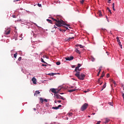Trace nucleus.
I'll return each mask as SVG.
<instances>
[{"label":"nucleus","mask_w":124,"mask_h":124,"mask_svg":"<svg viewBox=\"0 0 124 124\" xmlns=\"http://www.w3.org/2000/svg\"><path fill=\"white\" fill-rule=\"evenodd\" d=\"M10 31H11L10 29H7L4 31V34L8 35L10 33Z\"/></svg>","instance_id":"39448f33"},{"label":"nucleus","mask_w":124,"mask_h":124,"mask_svg":"<svg viewBox=\"0 0 124 124\" xmlns=\"http://www.w3.org/2000/svg\"><path fill=\"white\" fill-rule=\"evenodd\" d=\"M112 9L114 11H116V9H115V3L112 4Z\"/></svg>","instance_id":"2eb2a0df"},{"label":"nucleus","mask_w":124,"mask_h":124,"mask_svg":"<svg viewBox=\"0 0 124 124\" xmlns=\"http://www.w3.org/2000/svg\"><path fill=\"white\" fill-rule=\"evenodd\" d=\"M110 76V75L109 74H107V78H108V77Z\"/></svg>","instance_id":"ea45409f"},{"label":"nucleus","mask_w":124,"mask_h":124,"mask_svg":"<svg viewBox=\"0 0 124 124\" xmlns=\"http://www.w3.org/2000/svg\"><path fill=\"white\" fill-rule=\"evenodd\" d=\"M19 0H14V2H15V1H19Z\"/></svg>","instance_id":"8fccbe9b"},{"label":"nucleus","mask_w":124,"mask_h":124,"mask_svg":"<svg viewBox=\"0 0 124 124\" xmlns=\"http://www.w3.org/2000/svg\"><path fill=\"white\" fill-rule=\"evenodd\" d=\"M66 28V29H67V30H68V29L67 28V27H65Z\"/></svg>","instance_id":"338daca9"},{"label":"nucleus","mask_w":124,"mask_h":124,"mask_svg":"<svg viewBox=\"0 0 124 124\" xmlns=\"http://www.w3.org/2000/svg\"><path fill=\"white\" fill-rule=\"evenodd\" d=\"M75 75L78 78V79H79V80H84L85 77H86V75L84 74H81L80 75V72H77Z\"/></svg>","instance_id":"f03ea898"},{"label":"nucleus","mask_w":124,"mask_h":124,"mask_svg":"<svg viewBox=\"0 0 124 124\" xmlns=\"http://www.w3.org/2000/svg\"><path fill=\"white\" fill-rule=\"evenodd\" d=\"M31 81L33 83V84H36V78H35L33 77L31 79Z\"/></svg>","instance_id":"1a4fd4ad"},{"label":"nucleus","mask_w":124,"mask_h":124,"mask_svg":"<svg viewBox=\"0 0 124 124\" xmlns=\"http://www.w3.org/2000/svg\"><path fill=\"white\" fill-rule=\"evenodd\" d=\"M105 88H106V82H105L104 83V84L103 85V87H102V89L101 91H103L104 89H105Z\"/></svg>","instance_id":"ddd939ff"},{"label":"nucleus","mask_w":124,"mask_h":124,"mask_svg":"<svg viewBox=\"0 0 124 124\" xmlns=\"http://www.w3.org/2000/svg\"><path fill=\"white\" fill-rule=\"evenodd\" d=\"M76 53H78L79 55L81 54V52H80V51L77 48L76 49Z\"/></svg>","instance_id":"a211bd4d"},{"label":"nucleus","mask_w":124,"mask_h":124,"mask_svg":"<svg viewBox=\"0 0 124 124\" xmlns=\"http://www.w3.org/2000/svg\"><path fill=\"white\" fill-rule=\"evenodd\" d=\"M44 100L45 101V102H48V100H47L46 99H45Z\"/></svg>","instance_id":"a18cd8bd"},{"label":"nucleus","mask_w":124,"mask_h":124,"mask_svg":"<svg viewBox=\"0 0 124 124\" xmlns=\"http://www.w3.org/2000/svg\"><path fill=\"white\" fill-rule=\"evenodd\" d=\"M33 110H34V111H35V110H36L35 108H34Z\"/></svg>","instance_id":"e2e57ef3"},{"label":"nucleus","mask_w":124,"mask_h":124,"mask_svg":"<svg viewBox=\"0 0 124 124\" xmlns=\"http://www.w3.org/2000/svg\"><path fill=\"white\" fill-rule=\"evenodd\" d=\"M108 122H110V119L109 118L105 119V124H108Z\"/></svg>","instance_id":"9d476101"},{"label":"nucleus","mask_w":124,"mask_h":124,"mask_svg":"<svg viewBox=\"0 0 124 124\" xmlns=\"http://www.w3.org/2000/svg\"><path fill=\"white\" fill-rule=\"evenodd\" d=\"M42 66H47V65L44 64H42Z\"/></svg>","instance_id":"a19ab883"},{"label":"nucleus","mask_w":124,"mask_h":124,"mask_svg":"<svg viewBox=\"0 0 124 124\" xmlns=\"http://www.w3.org/2000/svg\"><path fill=\"white\" fill-rule=\"evenodd\" d=\"M79 47H80V48H84V46H82L81 45H78Z\"/></svg>","instance_id":"72a5a7b5"},{"label":"nucleus","mask_w":124,"mask_h":124,"mask_svg":"<svg viewBox=\"0 0 124 124\" xmlns=\"http://www.w3.org/2000/svg\"><path fill=\"white\" fill-rule=\"evenodd\" d=\"M101 72V69H99V72H98V74H97V76H99V74H100V72Z\"/></svg>","instance_id":"b1692460"},{"label":"nucleus","mask_w":124,"mask_h":124,"mask_svg":"<svg viewBox=\"0 0 124 124\" xmlns=\"http://www.w3.org/2000/svg\"><path fill=\"white\" fill-rule=\"evenodd\" d=\"M72 68H74V67H75V65H73L72 66Z\"/></svg>","instance_id":"864d4df0"},{"label":"nucleus","mask_w":124,"mask_h":124,"mask_svg":"<svg viewBox=\"0 0 124 124\" xmlns=\"http://www.w3.org/2000/svg\"><path fill=\"white\" fill-rule=\"evenodd\" d=\"M117 41V42H120L121 41H120V38L119 37H116Z\"/></svg>","instance_id":"4be33fe9"},{"label":"nucleus","mask_w":124,"mask_h":124,"mask_svg":"<svg viewBox=\"0 0 124 124\" xmlns=\"http://www.w3.org/2000/svg\"><path fill=\"white\" fill-rule=\"evenodd\" d=\"M41 62H44V63H46V64H47V63L44 61L43 58H41Z\"/></svg>","instance_id":"393cba45"},{"label":"nucleus","mask_w":124,"mask_h":124,"mask_svg":"<svg viewBox=\"0 0 124 124\" xmlns=\"http://www.w3.org/2000/svg\"><path fill=\"white\" fill-rule=\"evenodd\" d=\"M92 114H93V115H95V113H92Z\"/></svg>","instance_id":"69168bd1"},{"label":"nucleus","mask_w":124,"mask_h":124,"mask_svg":"<svg viewBox=\"0 0 124 124\" xmlns=\"http://www.w3.org/2000/svg\"><path fill=\"white\" fill-rule=\"evenodd\" d=\"M75 91H76V89H71L68 90V92L69 93H73V92H75Z\"/></svg>","instance_id":"f8f14e48"},{"label":"nucleus","mask_w":124,"mask_h":124,"mask_svg":"<svg viewBox=\"0 0 124 124\" xmlns=\"http://www.w3.org/2000/svg\"><path fill=\"white\" fill-rule=\"evenodd\" d=\"M56 64H57V65H60V64H61V62H57Z\"/></svg>","instance_id":"7c9ffc66"},{"label":"nucleus","mask_w":124,"mask_h":124,"mask_svg":"<svg viewBox=\"0 0 124 124\" xmlns=\"http://www.w3.org/2000/svg\"><path fill=\"white\" fill-rule=\"evenodd\" d=\"M98 14L99 16H100V17H101V16H102V14H101V11H98Z\"/></svg>","instance_id":"f3484780"},{"label":"nucleus","mask_w":124,"mask_h":124,"mask_svg":"<svg viewBox=\"0 0 124 124\" xmlns=\"http://www.w3.org/2000/svg\"><path fill=\"white\" fill-rule=\"evenodd\" d=\"M104 75H105V74L104 73V71H103L101 76V78H103V77H104Z\"/></svg>","instance_id":"aec40b11"},{"label":"nucleus","mask_w":124,"mask_h":124,"mask_svg":"<svg viewBox=\"0 0 124 124\" xmlns=\"http://www.w3.org/2000/svg\"><path fill=\"white\" fill-rule=\"evenodd\" d=\"M54 95L55 96H56V98L57 99H60V96H61V95H59V94H54Z\"/></svg>","instance_id":"9b49d317"},{"label":"nucleus","mask_w":124,"mask_h":124,"mask_svg":"<svg viewBox=\"0 0 124 124\" xmlns=\"http://www.w3.org/2000/svg\"><path fill=\"white\" fill-rule=\"evenodd\" d=\"M21 60H22V57H19V58L18 59V61H19V62L21 61Z\"/></svg>","instance_id":"f704fd0d"},{"label":"nucleus","mask_w":124,"mask_h":124,"mask_svg":"<svg viewBox=\"0 0 124 124\" xmlns=\"http://www.w3.org/2000/svg\"><path fill=\"white\" fill-rule=\"evenodd\" d=\"M84 1H85V0H80V3L83 4V3H84Z\"/></svg>","instance_id":"2f4dec72"},{"label":"nucleus","mask_w":124,"mask_h":124,"mask_svg":"<svg viewBox=\"0 0 124 124\" xmlns=\"http://www.w3.org/2000/svg\"><path fill=\"white\" fill-rule=\"evenodd\" d=\"M73 88H74V87H73V86H71V87L70 88V89H73Z\"/></svg>","instance_id":"4d7b16f0"},{"label":"nucleus","mask_w":124,"mask_h":124,"mask_svg":"<svg viewBox=\"0 0 124 124\" xmlns=\"http://www.w3.org/2000/svg\"><path fill=\"white\" fill-rule=\"evenodd\" d=\"M61 99H62V100H64V98H63V97L60 96Z\"/></svg>","instance_id":"58836bf2"},{"label":"nucleus","mask_w":124,"mask_h":124,"mask_svg":"<svg viewBox=\"0 0 124 124\" xmlns=\"http://www.w3.org/2000/svg\"><path fill=\"white\" fill-rule=\"evenodd\" d=\"M111 82L116 86V82L114 80H111Z\"/></svg>","instance_id":"a878e982"},{"label":"nucleus","mask_w":124,"mask_h":124,"mask_svg":"<svg viewBox=\"0 0 124 124\" xmlns=\"http://www.w3.org/2000/svg\"><path fill=\"white\" fill-rule=\"evenodd\" d=\"M77 71H81V69H79V70H77Z\"/></svg>","instance_id":"5fc2aeb1"},{"label":"nucleus","mask_w":124,"mask_h":124,"mask_svg":"<svg viewBox=\"0 0 124 124\" xmlns=\"http://www.w3.org/2000/svg\"><path fill=\"white\" fill-rule=\"evenodd\" d=\"M14 57L15 59H16V58H17V53H15L14 55Z\"/></svg>","instance_id":"c85d7f7f"},{"label":"nucleus","mask_w":124,"mask_h":124,"mask_svg":"<svg viewBox=\"0 0 124 124\" xmlns=\"http://www.w3.org/2000/svg\"><path fill=\"white\" fill-rule=\"evenodd\" d=\"M107 10H108V11H109V12H111V10H110V9L109 8V7L107 8Z\"/></svg>","instance_id":"e433bc0d"},{"label":"nucleus","mask_w":124,"mask_h":124,"mask_svg":"<svg viewBox=\"0 0 124 124\" xmlns=\"http://www.w3.org/2000/svg\"><path fill=\"white\" fill-rule=\"evenodd\" d=\"M74 37H69L67 39V41H70L71 39H74Z\"/></svg>","instance_id":"dca6fc26"},{"label":"nucleus","mask_w":124,"mask_h":124,"mask_svg":"<svg viewBox=\"0 0 124 124\" xmlns=\"http://www.w3.org/2000/svg\"><path fill=\"white\" fill-rule=\"evenodd\" d=\"M91 61H92L93 62H94V61H95V59L92 57V58H91Z\"/></svg>","instance_id":"c756f323"},{"label":"nucleus","mask_w":124,"mask_h":124,"mask_svg":"<svg viewBox=\"0 0 124 124\" xmlns=\"http://www.w3.org/2000/svg\"><path fill=\"white\" fill-rule=\"evenodd\" d=\"M68 115H69V116L70 117H71V116H73V113H69L68 114Z\"/></svg>","instance_id":"cd10ccee"},{"label":"nucleus","mask_w":124,"mask_h":124,"mask_svg":"<svg viewBox=\"0 0 124 124\" xmlns=\"http://www.w3.org/2000/svg\"><path fill=\"white\" fill-rule=\"evenodd\" d=\"M40 100L41 103H43V101H44V100H43V98H40Z\"/></svg>","instance_id":"5701e85b"},{"label":"nucleus","mask_w":124,"mask_h":124,"mask_svg":"<svg viewBox=\"0 0 124 124\" xmlns=\"http://www.w3.org/2000/svg\"><path fill=\"white\" fill-rule=\"evenodd\" d=\"M83 93H88V91H84L83 92Z\"/></svg>","instance_id":"3c124183"},{"label":"nucleus","mask_w":124,"mask_h":124,"mask_svg":"<svg viewBox=\"0 0 124 124\" xmlns=\"http://www.w3.org/2000/svg\"><path fill=\"white\" fill-rule=\"evenodd\" d=\"M52 21L55 22V24L57 27L58 28H61V27H63V26H67L69 27V25L66 24L63 20L60 19H56L53 17L51 18Z\"/></svg>","instance_id":"f257e3e1"},{"label":"nucleus","mask_w":124,"mask_h":124,"mask_svg":"<svg viewBox=\"0 0 124 124\" xmlns=\"http://www.w3.org/2000/svg\"><path fill=\"white\" fill-rule=\"evenodd\" d=\"M12 17H13V18H16V16H15V15H13V16H12Z\"/></svg>","instance_id":"49530a36"},{"label":"nucleus","mask_w":124,"mask_h":124,"mask_svg":"<svg viewBox=\"0 0 124 124\" xmlns=\"http://www.w3.org/2000/svg\"><path fill=\"white\" fill-rule=\"evenodd\" d=\"M108 104L110 105V106H113V102H109Z\"/></svg>","instance_id":"bb28decb"},{"label":"nucleus","mask_w":124,"mask_h":124,"mask_svg":"<svg viewBox=\"0 0 124 124\" xmlns=\"http://www.w3.org/2000/svg\"><path fill=\"white\" fill-rule=\"evenodd\" d=\"M57 102H58V103H61V102H62V100H58L57 101Z\"/></svg>","instance_id":"79ce46f5"},{"label":"nucleus","mask_w":124,"mask_h":124,"mask_svg":"<svg viewBox=\"0 0 124 124\" xmlns=\"http://www.w3.org/2000/svg\"><path fill=\"white\" fill-rule=\"evenodd\" d=\"M54 102H55V103H57V102H58L55 100V101H54Z\"/></svg>","instance_id":"13d9d810"},{"label":"nucleus","mask_w":124,"mask_h":124,"mask_svg":"<svg viewBox=\"0 0 124 124\" xmlns=\"http://www.w3.org/2000/svg\"><path fill=\"white\" fill-rule=\"evenodd\" d=\"M103 83V82H102L101 83H100V86H101V84Z\"/></svg>","instance_id":"6e6d98bb"},{"label":"nucleus","mask_w":124,"mask_h":124,"mask_svg":"<svg viewBox=\"0 0 124 124\" xmlns=\"http://www.w3.org/2000/svg\"><path fill=\"white\" fill-rule=\"evenodd\" d=\"M60 91H61V89H57V92H58V93H60Z\"/></svg>","instance_id":"4c0bfd02"},{"label":"nucleus","mask_w":124,"mask_h":124,"mask_svg":"<svg viewBox=\"0 0 124 124\" xmlns=\"http://www.w3.org/2000/svg\"><path fill=\"white\" fill-rule=\"evenodd\" d=\"M38 6H39V7H41V4L38 3Z\"/></svg>","instance_id":"37998d69"},{"label":"nucleus","mask_w":124,"mask_h":124,"mask_svg":"<svg viewBox=\"0 0 124 124\" xmlns=\"http://www.w3.org/2000/svg\"><path fill=\"white\" fill-rule=\"evenodd\" d=\"M48 65H49V66H51V65L49 64H47Z\"/></svg>","instance_id":"0e129e2a"},{"label":"nucleus","mask_w":124,"mask_h":124,"mask_svg":"<svg viewBox=\"0 0 124 124\" xmlns=\"http://www.w3.org/2000/svg\"><path fill=\"white\" fill-rule=\"evenodd\" d=\"M60 94H64V93H60Z\"/></svg>","instance_id":"bf43d9fd"},{"label":"nucleus","mask_w":124,"mask_h":124,"mask_svg":"<svg viewBox=\"0 0 124 124\" xmlns=\"http://www.w3.org/2000/svg\"><path fill=\"white\" fill-rule=\"evenodd\" d=\"M50 91L51 93H54V94H57V93H59V92H57V91H58V89L51 88L50 89Z\"/></svg>","instance_id":"20e7f679"},{"label":"nucleus","mask_w":124,"mask_h":124,"mask_svg":"<svg viewBox=\"0 0 124 124\" xmlns=\"http://www.w3.org/2000/svg\"><path fill=\"white\" fill-rule=\"evenodd\" d=\"M88 118H91V116L88 115Z\"/></svg>","instance_id":"052dcab7"},{"label":"nucleus","mask_w":124,"mask_h":124,"mask_svg":"<svg viewBox=\"0 0 124 124\" xmlns=\"http://www.w3.org/2000/svg\"><path fill=\"white\" fill-rule=\"evenodd\" d=\"M62 107V105H59L58 107H53L52 108V109H54V110H58V109H59L60 108Z\"/></svg>","instance_id":"6e6552de"},{"label":"nucleus","mask_w":124,"mask_h":124,"mask_svg":"<svg viewBox=\"0 0 124 124\" xmlns=\"http://www.w3.org/2000/svg\"><path fill=\"white\" fill-rule=\"evenodd\" d=\"M106 18H107V16H106Z\"/></svg>","instance_id":"774afa93"},{"label":"nucleus","mask_w":124,"mask_h":124,"mask_svg":"<svg viewBox=\"0 0 124 124\" xmlns=\"http://www.w3.org/2000/svg\"><path fill=\"white\" fill-rule=\"evenodd\" d=\"M46 21L47 22H48V23H50V24H53V22H52V20L49 19H47Z\"/></svg>","instance_id":"6ab92c4d"},{"label":"nucleus","mask_w":124,"mask_h":124,"mask_svg":"<svg viewBox=\"0 0 124 124\" xmlns=\"http://www.w3.org/2000/svg\"><path fill=\"white\" fill-rule=\"evenodd\" d=\"M100 79H101V78H100L98 80V83H100Z\"/></svg>","instance_id":"c03bdc74"},{"label":"nucleus","mask_w":124,"mask_h":124,"mask_svg":"<svg viewBox=\"0 0 124 124\" xmlns=\"http://www.w3.org/2000/svg\"><path fill=\"white\" fill-rule=\"evenodd\" d=\"M34 96H36V97L37 96V94L36 93V92H35V93H34Z\"/></svg>","instance_id":"c9c22d12"},{"label":"nucleus","mask_w":124,"mask_h":124,"mask_svg":"<svg viewBox=\"0 0 124 124\" xmlns=\"http://www.w3.org/2000/svg\"><path fill=\"white\" fill-rule=\"evenodd\" d=\"M81 65L80 63L78 64V66L76 67L75 69V71L77 73V72H79V71H78L77 70H79V68L81 67Z\"/></svg>","instance_id":"423d86ee"},{"label":"nucleus","mask_w":124,"mask_h":124,"mask_svg":"<svg viewBox=\"0 0 124 124\" xmlns=\"http://www.w3.org/2000/svg\"><path fill=\"white\" fill-rule=\"evenodd\" d=\"M88 105L87 103L84 104L80 108V111H85L88 108Z\"/></svg>","instance_id":"7ed1b4c3"},{"label":"nucleus","mask_w":124,"mask_h":124,"mask_svg":"<svg viewBox=\"0 0 124 124\" xmlns=\"http://www.w3.org/2000/svg\"><path fill=\"white\" fill-rule=\"evenodd\" d=\"M108 3H111V0H108Z\"/></svg>","instance_id":"09e8293b"},{"label":"nucleus","mask_w":124,"mask_h":124,"mask_svg":"<svg viewBox=\"0 0 124 124\" xmlns=\"http://www.w3.org/2000/svg\"><path fill=\"white\" fill-rule=\"evenodd\" d=\"M54 29H58V30H59V28H58V27H57L55 25H54Z\"/></svg>","instance_id":"de8ad7c7"},{"label":"nucleus","mask_w":124,"mask_h":124,"mask_svg":"<svg viewBox=\"0 0 124 124\" xmlns=\"http://www.w3.org/2000/svg\"><path fill=\"white\" fill-rule=\"evenodd\" d=\"M74 59V57L73 56H70L69 57H66L65 58L66 61H72Z\"/></svg>","instance_id":"0eeeda50"},{"label":"nucleus","mask_w":124,"mask_h":124,"mask_svg":"<svg viewBox=\"0 0 124 124\" xmlns=\"http://www.w3.org/2000/svg\"><path fill=\"white\" fill-rule=\"evenodd\" d=\"M109 12H110V14H112V12H111V11Z\"/></svg>","instance_id":"680f3d73"},{"label":"nucleus","mask_w":124,"mask_h":124,"mask_svg":"<svg viewBox=\"0 0 124 124\" xmlns=\"http://www.w3.org/2000/svg\"><path fill=\"white\" fill-rule=\"evenodd\" d=\"M118 44L121 48H123V46L122 45V44H121V42H118Z\"/></svg>","instance_id":"412c9836"},{"label":"nucleus","mask_w":124,"mask_h":124,"mask_svg":"<svg viewBox=\"0 0 124 124\" xmlns=\"http://www.w3.org/2000/svg\"><path fill=\"white\" fill-rule=\"evenodd\" d=\"M35 92H36V93L37 94H39V93H40L39 91H35Z\"/></svg>","instance_id":"473e14b6"},{"label":"nucleus","mask_w":124,"mask_h":124,"mask_svg":"<svg viewBox=\"0 0 124 124\" xmlns=\"http://www.w3.org/2000/svg\"><path fill=\"white\" fill-rule=\"evenodd\" d=\"M60 31H62V29H60Z\"/></svg>","instance_id":"603ef678"},{"label":"nucleus","mask_w":124,"mask_h":124,"mask_svg":"<svg viewBox=\"0 0 124 124\" xmlns=\"http://www.w3.org/2000/svg\"><path fill=\"white\" fill-rule=\"evenodd\" d=\"M57 75V74L54 73L48 74V75H49V76H54V75Z\"/></svg>","instance_id":"4468645a"}]
</instances>
